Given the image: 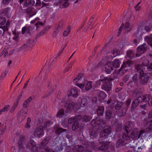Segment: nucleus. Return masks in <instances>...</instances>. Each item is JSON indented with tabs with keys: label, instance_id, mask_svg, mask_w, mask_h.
I'll list each match as a JSON object with an SVG mask.
<instances>
[{
	"label": "nucleus",
	"instance_id": "nucleus-1",
	"mask_svg": "<svg viewBox=\"0 0 152 152\" xmlns=\"http://www.w3.org/2000/svg\"><path fill=\"white\" fill-rule=\"evenodd\" d=\"M143 102H149V105L152 106V96L150 95L146 94L138 97L134 101V107L137 105L139 103Z\"/></svg>",
	"mask_w": 152,
	"mask_h": 152
},
{
	"label": "nucleus",
	"instance_id": "nucleus-2",
	"mask_svg": "<svg viewBox=\"0 0 152 152\" xmlns=\"http://www.w3.org/2000/svg\"><path fill=\"white\" fill-rule=\"evenodd\" d=\"M131 30L132 28L130 27V24L128 22L126 23L125 25L123 23L118 29L117 36H119L121 33L123 34H126Z\"/></svg>",
	"mask_w": 152,
	"mask_h": 152
},
{
	"label": "nucleus",
	"instance_id": "nucleus-3",
	"mask_svg": "<svg viewBox=\"0 0 152 152\" xmlns=\"http://www.w3.org/2000/svg\"><path fill=\"white\" fill-rule=\"evenodd\" d=\"M75 106H76L74 102H72L70 99H68L65 102L64 107L66 108V112L68 113H70L71 110H75Z\"/></svg>",
	"mask_w": 152,
	"mask_h": 152
},
{
	"label": "nucleus",
	"instance_id": "nucleus-4",
	"mask_svg": "<svg viewBox=\"0 0 152 152\" xmlns=\"http://www.w3.org/2000/svg\"><path fill=\"white\" fill-rule=\"evenodd\" d=\"M124 130V131L126 132L127 133H124L122 135L123 138L126 140H128L130 139V138H131L133 139L132 136L133 135V131H132L131 133V135H130V137L129 136L127 133L130 132L131 130V127L129 126V125H124L123 128Z\"/></svg>",
	"mask_w": 152,
	"mask_h": 152
},
{
	"label": "nucleus",
	"instance_id": "nucleus-5",
	"mask_svg": "<svg viewBox=\"0 0 152 152\" xmlns=\"http://www.w3.org/2000/svg\"><path fill=\"white\" fill-rule=\"evenodd\" d=\"M27 138L23 135H21L20 136L18 145V149L20 151H23L25 149V144Z\"/></svg>",
	"mask_w": 152,
	"mask_h": 152
},
{
	"label": "nucleus",
	"instance_id": "nucleus-6",
	"mask_svg": "<svg viewBox=\"0 0 152 152\" xmlns=\"http://www.w3.org/2000/svg\"><path fill=\"white\" fill-rule=\"evenodd\" d=\"M126 66L127 65L126 62H124L122 65L119 69L118 72L114 73V75H115V77L117 78H119L123 75L124 73L127 70V69H125Z\"/></svg>",
	"mask_w": 152,
	"mask_h": 152
},
{
	"label": "nucleus",
	"instance_id": "nucleus-7",
	"mask_svg": "<svg viewBox=\"0 0 152 152\" xmlns=\"http://www.w3.org/2000/svg\"><path fill=\"white\" fill-rule=\"evenodd\" d=\"M147 45L144 43L141 45L139 46L137 48L136 56L138 57L144 53L147 50Z\"/></svg>",
	"mask_w": 152,
	"mask_h": 152
},
{
	"label": "nucleus",
	"instance_id": "nucleus-8",
	"mask_svg": "<svg viewBox=\"0 0 152 152\" xmlns=\"http://www.w3.org/2000/svg\"><path fill=\"white\" fill-rule=\"evenodd\" d=\"M135 69L138 71L140 70V76L147 75L148 70L145 67L142 66L141 65H137L135 66Z\"/></svg>",
	"mask_w": 152,
	"mask_h": 152
},
{
	"label": "nucleus",
	"instance_id": "nucleus-9",
	"mask_svg": "<svg viewBox=\"0 0 152 152\" xmlns=\"http://www.w3.org/2000/svg\"><path fill=\"white\" fill-rule=\"evenodd\" d=\"M43 127L41 126L37 128L34 131V135L37 137H40L43 134Z\"/></svg>",
	"mask_w": 152,
	"mask_h": 152
},
{
	"label": "nucleus",
	"instance_id": "nucleus-10",
	"mask_svg": "<svg viewBox=\"0 0 152 152\" xmlns=\"http://www.w3.org/2000/svg\"><path fill=\"white\" fill-rule=\"evenodd\" d=\"M105 72L107 74H110L114 68L113 65L111 62H108L105 65Z\"/></svg>",
	"mask_w": 152,
	"mask_h": 152
},
{
	"label": "nucleus",
	"instance_id": "nucleus-11",
	"mask_svg": "<svg viewBox=\"0 0 152 152\" xmlns=\"http://www.w3.org/2000/svg\"><path fill=\"white\" fill-rule=\"evenodd\" d=\"M111 82L108 81L103 83V84L102 86V89L107 92L110 91L111 89Z\"/></svg>",
	"mask_w": 152,
	"mask_h": 152
},
{
	"label": "nucleus",
	"instance_id": "nucleus-12",
	"mask_svg": "<svg viewBox=\"0 0 152 152\" xmlns=\"http://www.w3.org/2000/svg\"><path fill=\"white\" fill-rule=\"evenodd\" d=\"M36 42V40L34 39H30L27 41L26 44H24L22 47H21L22 49L28 47L29 45H34Z\"/></svg>",
	"mask_w": 152,
	"mask_h": 152
},
{
	"label": "nucleus",
	"instance_id": "nucleus-13",
	"mask_svg": "<svg viewBox=\"0 0 152 152\" xmlns=\"http://www.w3.org/2000/svg\"><path fill=\"white\" fill-rule=\"evenodd\" d=\"M150 73H148L147 75H144L143 76H140V79H141V83L143 84H145L147 82V81L149 78V75Z\"/></svg>",
	"mask_w": 152,
	"mask_h": 152
},
{
	"label": "nucleus",
	"instance_id": "nucleus-14",
	"mask_svg": "<svg viewBox=\"0 0 152 152\" xmlns=\"http://www.w3.org/2000/svg\"><path fill=\"white\" fill-rule=\"evenodd\" d=\"M31 31L32 28L31 27H28L27 28L26 27H24L22 28V33L23 34H26V35H30Z\"/></svg>",
	"mask_w": 152,
	"mask_h": 152
},
{
	"label": "nucleus",
	"instance_id": "nucleus-15",
	"mask_svg": "<svg viewBox=\"0 0 152 152\" xmlns=\"http://www.w3.org/2000/svg\"><path fill=\"white\" fill-rule=\"evenodd\" d=\"M105 117L106 118L108 119H110L113 117V111L112 109H109L106 110Z\"/></svg>",
	"mask_w": 152,
	"mask_h": 152
},
{
	"label": "nucleus",
	"instance_id": "nucleus-16",
	"mask_svg": "<svg viewBox=\"0 0 152 152\" xmlns=\"http://www.w3.org/2000/svg\"><path fill=\"white\" fill-rule=\"evenodd\" d=\"M99 143L102 145L99 148V150L102 151L105 150L108 148V145L104 141L99 142Z\"/></svg>",
	"mask_w": 152,
	"mask_h": 152
},
{
	"label": "nucleus",
	"instance_id": "nucleus-17",
	"mask_svg": "<svg viewBox=\"0 0 152 152\" xmlns=\"http://www.w3.org/2000/svg\"><path fill=\"white\" fill-rule=\"evenodd\" d=\"M113 79L110 77H104L103 75H102L100 77V79L99 80V82H102L103 83L108 81H111Z\"/></svg>",
	"mask_w": 152,
	"mask_h": 152
},
{
	"label": "nucleus",
	"instance_id": "nucleus-18",
	"mask_svg": "<svg viewBox=\"0 0 152 152\" xmlns=\"http://www.w3.org/2000/svg\"><path fill=\"white\" fill-rule=\"evenodd\" d=\"M145 40L147 42L148 45L152 47V34L146 36L144 38Z\"/></svg>",
	"mask_w": 152,
	"mask_h": 152
},
{
	"label": "nucleus",
	"instance_id": "nucleus-19",
	"mask_svg": "<svg viewBox=\"0 0 152 152\" xmlns=\"http://www.w3.org/2000/svg\"><path fill=\"white\" fill-rule=\"evenodd\" d=\"M104 107L103 106H99L96 109L97 114L98 116H102L103 115Z\"/></svg>",
	"mask_w": 152,
	"mask_h": 152
},
{
	"label": "nucleus",
	"instance_id": "nucleus-20",
	"mask_svg": "<svg viewBox=\"0 0 152 152\" xmlns=\"http://www.w3.org/2000/svg\"><path fill=\"white\" fill-rule=\"evenodd\" d=\"M35 3L33 0H26L24 2V6L25 7H32L33 6Z\"/></svg>",
	"mask_w": 152,
	"mask_h": 152
},
{
	"label": "nucleus",
	"instance_id": "nucleus-21",
	"mask_svg": "<svg viewBox=\"0 0 152 152\" xmlns=\"http://www.w3.org/2000/svg\"><path fill=\"white\" fill-rule=\"evenodd\" d=\"M10 9L9 8L7 7L1 10V12L2 15L8 16Z\"/></svg>",
	"mask_w": 152,
	"mask_h": 152
},
{
	"label": "nucleus",
	"instance_id": "nucleus-22",
	"mask_svg": "<svg viewBox=\"0 0 152 152\" xmlns=\"http://www.w3.org/2000/svg\"><path fill=\"white\" fill-rule=\"evenodd\" d=\"M18 114L19 115V118L20 120H23L24 119L27 113L25 112L24 113L23 111H19L18 112Z\"/></svg>",
	"mask_w": 152,
	"mask_h": 152
},
{
	"label": "nucleus",
	"instance_id": "nucleus-23",
	"mask_svg": "<svg viewBox=\"0 0 152 152\" xmlns=\"http://www.w3.org/2000/svg\"><path fill=\"white\" fill-rule=\"evenodd\" d=\"M71 94L72 96L76 98L78 96V90L76 87H74L72 90L71 91Z\"/></svg>",
	"mask_w": 152,
	"mask_h": 152
},
{
	"label": "nucleus",
	"instance_id": "nucleus-24",
	"mask_svg": "<svg viewBox=\"0 0 152 152\" xmlns=\"http://www.w3.org/2000/svg\"><path fill=\"white\" fill-rule=\"evenodd\" d=\"M32 100V98L31 96H29L28 98L24 102L23 105V107H27L29 103Z\"/></svg>",
	"mask_w": 152,
	"mask_h": 152
},
{
	"label": "nucleus",
	"instance_id": "nucleus-25",
	"mask_svg": "<svg viewBox=\"0 0 152 152\" xmlns=\"http://www.w3.org/2000/svg\"><path fill=\"white\" fill-rule=\"evenodd\" d=\"M10 106L9 105H6L3 109L0 110V115H1L2 113H6L9 110Z\"/></svg>",
	"mask_w": 152,
	"mask_h": 152
},
{
	"label": "nucleus",
	"instance_id": "nucleus-26",
	"mask_svg": "<svg viewBox=\"0 0 152 152\" xmlns=\"http://www.w3.org/2000/svg\"><path fill=\"white\" fill-rule=\"evenodd\" d=\"M66 130L61 128L57 127L55 129V133L59 136L61 133L66 132Z\"/></svg>",
	"mask_w": 152,
	"mask_h": 152
},
{
	"label": "nucleus",
	"instance_id": "nucleus-27",
	"mask_svg": "<svg viewBox=\"0 0 152 152\" xmlns=\"http://www.w3.org/2000/svg\"><path fill=\"white\" fill-rule=\"evenodd\" d=\"M35 142L32 140L28 142L26 144V148L28 149H30L33 145H35Z\"/></svg>",
	"mask_w": 152,
	"mask_h": 152
},
{
	"label": "nucleus",
	"instance_id": "nucleus-28",
	"mask_svg": "<svg viewBox=\"0 0 152 152\" xmlns=\"http://www.w3.org/2000/svg\"><path fill=\"white\" fill-rule=\"evenodd\" d=\"M99 132L97 130H93L90 132V134L91 138L96 137L98 136Z\"/></svg>",
	"mask_w": 152,
	"mask_h": 152
},
{
	"label": "nucleus",
	"instance_id": "nucleus-29",
	"mask_svg": "<svg viewBox=\"0 0 152 152\" xmlns=\"http://www.w3.org/2000/svg\"><path fill=\"white\" fill-rule=\"evenodd\" d=\"M111 130L112 129L111 127L108 126L104 127L103 130L106 133V134H107L108 135H109L112 132Z\"/></svg>",
	"mask_w": 152,
	"mask_h": 152
},
{
	"label": "nucleus",
	"instance_id": "nucleus-30",
	"mask_svg": "<svg viewBox=\"0 0 152 152\" xmlns=\"http://www.w3.org/2000/svg\"><path fill=\"white\" fill-rule=\"evenodd\" d=\"M50 27H46L44 28L38 34L37 36V37H39L41 35H44L46 34L47 32V31L48 30V28H50Z\"/></svg>",
	"mask_w": 152,
	"mask_h": 152
},
{
	"label": "nucleus",
	"instance_id": "nucleus-31",
	"mask_svg": "<svg viewBox=\"0 0 152 152\" xmlns=\"http://www.w3.org/2000/svg\"><path fill=\"white\" fill-rule=\"evenodd\" d=\"M116 102V104L115 105V108L116 110H119L122 105L123 103L121 102L118 101L115 99V103Z\"/></svg>",
	"mask_w": 152,
	"mask_h": 152
},
{
	"label": "nucleus",
	"instance_id": "nucleus-32",
	"mask_svg": "<svg viewBox=\"0 0 152 152\" xmlns=\"http://www.w3.org/2000/svg\"><path fill=\"white\" fill-rule=\"evenodd\" d=\"M145 131L144 130H141L140 131H137V136L135 135L134 137L136 138V139H138L140 137H142L143 135V134L145 133Z\"/></svg>",
	"mask_w": 152,
	"mask_h": 152
},
{
	"label": "nucleus",
	"instance_id": "nucleus-33",
	"mask_svg": "<svg viewBox=\"0 0 152 152\" xmlns=\"http://www.w3.org/2000/svg\"><path fill=\"white\" fill-rule=\"evenodd\" d=\"M92 87V82L91 81H89L85 85V89L86 91H88L91 89Z\"/></svg>",
	"mask_w": 152,
	"mask_h": 152
},
{
	"label": "nucleus",
	"instance_id": "nucleus-34",
	"mask_svg": "<svg viewBox=\"0 0 152 152\" xmlns=\"http://www.w3.org/2000/svg\"><path fill=\"white\" fill-rule=\"evenodd\" d=\"M111 62L113 63L114 68L118 67L120 64L119 61L118 59H115L113 61Z\"/></svg>",
	"mask_w": 152,
	"mask_h": 152
},
{
	"label": "nucleus",
	"instance_id": "nucleus-35",
	"mask_svg": "<svg viewBox=\"0 0 152 152\" xmlns=\"http://www.w3.org/2000/svg\"><path fill=\"white\" fill-rule=\"evenodd\" d=\"M6 126L4 124H1L0 123V135L4 133L6 130Z\"/></svg>",
	"mask_w": 152,
	"mask_h": 152
},
{
	"label": "nucleus",
	"instance_id": "nucleus-36",
	"mask_svg": "<svg viewBox=\"0 0 152 152\" xmlns=\"http://www.w3.org/2000/svg\"><path fill=\"white\" fill-rule=\"evenodd\" d=\"M88 104L87 99L85 98H83L81 99L80 106L81 107H84L87 105Z\"/></svg>",
	"mask_w": 152,
	"mask_h": 152
},
{
	"label": "nucleus",
	"instance_id": "nucleus-37",
	"mask_svg": "<svg viewBox=\"0 0 152 152\" xmlns=\"http://www.w3.org/2000/svg\"><path fill=\"white\" fill-rule=\"evenodd\" d=\"M48 142V140L47 138L43 140L41 142V144L40 145V147L41 148H43L46 145Z\"/></svg>",
	"mask_w": 152,
	"mask_h": 152
},
{
	"label": "nucleus",
	"instance_id": "nucleus-38",
	"mask_svg": "<svg viewBox=\"0 0 152 152\" xmlns=\"http://www.w3.org/2000/svg\"><path fill=\"white\" fill-rule=\"evenodd\" d=\"M98 96L100 100H103L106 98V95L104 92L101 91L99 94Z\"/></svg>",
	"mask_w": 152,
	"mask_h": 152
},
{
	"label": "nucleus",
	"instance_id": "nucleus-39",
	"mask_svg": "<svg viewBox=\"0 0 152 152\" xmlns=\"http://www.w3.org/2000/svg\"><path fill=\"white\" fill-rule=\"evenodd\" d=\"M126 56L127 58L132 59L133 58V52L132 50H128L126 52Z\"/></svg>",
	"mask_w": 152,
	"mask_h": 152
},
{
	"label": "nucleus",
	"instance_id": "nucleus-40",
	"mask_svg": "<svg viewBox=\"0 0 152 152\" xmlns=\"http://www.w3.org/2000/svg\"><path fill=\"white\" fill-rule=\"evenodd\" d=\"M70 32V26H68L66 30L64 31L63 33V35L64 37H66L68 35Z\"/></svg>",
	"mask_w": 152,
	"mask_h": 152
},
{
	"label": "nucleus",
	"instance_id": "nucleus-41",
	"mask_svg": "<svg viewBox=\"0 0 152 152\" xmlns=\"http://www.w3.org/2000/svg\"><path fill=\"white\" fill-rule=\"evenodd\" d=\"M79 126V123L77 121H75L72 125V129L75 130L78 128Z\"/></svg>",
	"mask_w": 152,
	"mask_h": 152
},
{
	"label": "nucleus",
	"instance_id": "nucleus-42",
	"mask_svg": "<svg viewBox=\"0 0 152 152\" xmlns=\"http://www.w3.org/2000/svg\"><path fill=\"white\" fill-rule=\"evenodd\" d=\"M142 60L143 61L142 63V66H146L148 65L149 63V61L148 60L145 58H142Z\"/></svg>",
	"mask_w": 152,
	"mask_h": 152
},
{
	"label": "nucleus",
	"instance_id": "nucleus-43",
	"mask_svg": "<svg viewBox=\"0 0 152 152\" xmlns=\"http://www.w3.org/2000/svg\"><path fill=\"white\" fill-rule=\"evenodd\" d=\"M18 102H15L12 106L10 110L11 113L13 112L18 105Z\"/></svg>",
	"mask_w": 152,
	"mask_h": 152
},
{
	"label": "nucleus",
	"instance_id": "nucleus-44",
	"mask_svg": "<svg viewBox=\"0 0 152 152\" xmlns=\"http://www.w3.org/2000/svg\"><path fill=\"white\" fill-rule=\"evenodd\" d=\"M32 7H29L26 10V12L27 14H30V16L29 18H30L32 16L35 15V14L32 13Z\"/></svg>",
	"mask_w": 152,
	"mask_h": 152
},
{
	"label": "nucleus",
	"instance_id": "nucleus-45",
	"mask_svg": "<svg viewBox=\"0 0 152 152\" xmlns=\"http://www.w3.org/2000/svg\"><path fill=\"white\" fill-rule=\"evenodd\" d=\"M124 142V140L122 139H120L118 140L116 143V145L117 147L121 146V147L122 145H123V143Z\"/></svg>",
	"mask_w": 152,
	"mask_h": 152
},
{
	"label": "nucleus",
	"instance_id": "nucleus-46",
	"mask_svg": "<svg viewBox=\"0 0 152 152\" xmlns=\"http://www.w3.org/2000/svg\"><path fill=\"white\" fill-rule=\"evenodd\" d=\"M83 75L82 74H79L77 77L74 79L73 80V82L75 83H77V82L79 80H80L82 77Z\"/></svg>",
	"mask_w": 152,
	"mask_h": 152
},
{
	"label": "nucleus",
	"instance_id": "nucleus-47",
	"mask_svg": "<svg viewBox=\"0 0 152 152\" xmlns=\"http://www.w3.org/2000/svg\"><path fill=\"white\" fill-rule=\"evenodd\" d=\"M146 131L148 132H152V120L150 121V124L147 128Z\"/></svg>",
	"mask_w": 152,
	"mask_h": 152
},
{
	"label": "nucleus",
	"instance_id": "nucleus-48",
	"mask_svg": "<svg viewBox=\"0 0 152 152\" xmlns=\"http://www.w3.org/2000/svg\"><path fill=\"white\" fill-rule=\"evenodd\" d=\"M64 115V110L63 109H61L58 112L56 116L57 117L61 118V116Z\"/></svg>",
	"mask_w": 152,
	"mask_h": 152
},
{
	"label": "nucleus",
	"instance_id": "nucleus-49",
	"mask_svg": "<svg viewBox=\"0 0 152 152\" xmlns=\"http://www.w3.org/2000/svg\"><path fill=\"white\" fill-rule=\"evenodd\" d=\"M56 85H54L53 86H51V87L50 88L51 91L48 93L47 96L50 95L56 89Z\"/></svg>",
	"mask_w": 152,
	"mask_h": 152
},
{
	"label": "nucleus",
	"instance_id": "nucleus-50",
	"mask_svg": "<svg viewBox=\"0 0 152 152\" xmlns=\"http://www.w3.org/2000/svg\"><path fill=\"white\" fill-rule=\"evenodd\" d=\"M76 148L77 149V151L78 152H82L84 150L83 147L81 145H77Z\"/></svg>",
	"mask_w": 152,
	"mask_h": 152
},
{
	"label": "nucleus",
	"instance_id": "nucleus-51",
	"mask_svg": "<svg viewBox=\"0 0 152 152\" xmlns=\"http://www.w3.org/2000/svg\"><path fill=\"white\" fill-rule=\"evenodd\" d=\"M64 23L63 22L61 21H60L58 23V27H56V28L60 31L63 27Z\"/></svg>",
	"mask_w": 152,
	"mask_h": 152
},
{
	"label": "nucleus",
	"instance_id": "nucleus-52",
	"mask_svg": "<svg viewBox=\"0 0 152 152\" xmlns=\"http://www.w3.org/2000/svg\"><path fill=\"white\" fill-rule=\"evenodd\" d=\"M91 119V116H88L87 115H84L82 118V120L83 121L86 122H88Z\"/></svg>",
	"mask_w": 152,
	"mask_h": 152
},
{
	"label": "nucleus",
	"instance_id": "nucleus-53",
	"mask_svg": "<svg viewBox=\"0 0 152 152\" xmlns=\"http://www.w3.org/2000/svg\"><path fill=\"white\" fill-rule=\"evenodd\" d=\"M133 86V83L132 81H130L127 84V88L129 90L132 89Z\"/></svg>",
	"mask_w": 152,
	"mask_h": 152
},
{
	"label": "nucleus",
	"instance_id": "nucleus-54",
	"mask_svg": "<svg viewBox=\"0 0 152 152\" xmlns=\"http://www.w3.org/2000/svg\"><path fill=\"white\" fill-rule=\"evenodd\" d=\"M100 135L101 137L106 138L108 135L107 134H106V133L103 131H102L100 133Z\"/></svg>",
	"mask_w": 152,
	"mask_h": 152
},
{
	"label": "nucleus",
	"instance_id": "nucleus-55",
	"mask_svg": "<svg viewBox=\"0 0 152 152\" xmlns=\"http://www.w3.org/2000/svg\"><path fill=\"white\" fill-rule=\"evenodd\" d=\"M30 149L32 152H37L38 150V148L37 147L36 145L35 144V145H33V146L32 147V148Z\"/></svg>",
	"mask_w": 152,
	"mask_h": 152
},
{
	"label": "nucleus",
	"instance_id": "nucleus-56",
	"mask_svg": "<svg viewBox=\"0 0 152 152\" xmlns=\"http://www.w3.org/2000/svg\"><path fill=\"white\" fill-rule=\"evenodd\" d=\"M6 20L3 17L0 18V25L2 26L6 23Z\"/></svg>",
	"mask_w": 152,
	"mask_h": 152
},
{
	"label": "nucleus",
	"instance_id": "nucleus-57",
	"mask_svg": "<svg viewBox=\"0 0 152 152\" xmlns=\"http://www.w3.org/2000/svg\"><path fill=\"white\" fill-rule=\"evenodd\" d=\"M7 73V70L4 71L1 74L0 77V80H2L5 77Z\"/></svg>",
	"mask_w": 152,
	"mask_h": 152
},
{
	"label": "nucleus",
	"instance_id": "nucleus-58",
	"mask_svg": "<svg viewBox=\"0 0 152 152\" xmlns=\"http://www.w3.org/2000/svg\"><path fill=\"white\" fill-rule=\"evenodd\" d=\"M120 52L118 50L115 49L113 51V57H115L120 54Z\"/></svg>",
	"mask_w": 152,
	"mask_h": 152
},
{
	"label": "nucleus",
	"instance_id": "nucleus-59",
	"mask_svg": "<svg viewBox=\"0 0 152 152\" xmlns=\"http://www.w3.org/2000/svg\"><path fill=\"white\" fill-rule=\"evenodd\" d=\"M103 120L102 119H100L99 118H97V125H100L103 124Z\"/></svg>",
	"mask_w": 152,
	"mask_h": 152
},
{
	"label": "nucleus",
	"instance_id": "nucleus-60",
	"mask_svg": "<svg viewBox=\"0 0 152 152\" xmlns=\"http://www.w3.org/2000/svg\"><path fill=\"white\" fill-rule=\"evenodd\" d=\"M91 125L94 126L97 125V118L96 119H93L91 121Z\"/></svg>",
	"mask_w": 152,
	"mask_h": 152
},
{
	"label": "nucleus",
	"instance_id": "nucleus-61",
	"mask_svg": "<svg viewBox=\"0 0 152 152\" xmlns=\"http://www.w3.org/2000/svg\"><path fill=\"white\" fill-rule=\"evenodd\" d=\"M131 59H128V60L126 61V64L127 65V66L130 67L133 64V61L132 60H130Z\"/></svg>",
	"mask_w": 152,
	"mask_h": 152
},
{
	"label": "nucleus",
	"instance_id": "nucleus-62",
	"mask_svg": "<svg viewBox=\"0 0 152 152\" xmlns=\"http://www.w3.org/2000/svg\"><path fill=\"white\" fill-rule=\"evenodd\" d=\"M53 122L50 121H46L44 124V127L47 128L50 126V125L52 124Z\"/></svg>",
	"mask_w": 152,
	"mask_h": 152
},
{
	"label": "nucleus",
	"instance_id": "nucleus-63",
	"mask_svg": "<svg viewBox=\"0 0 152 152\" xmlns=\"http://www.w3.org/2000/svg\"><path fill=\"white\" fill-rule=\"evenodd\" d=\"M74 118L75 121H77L81 120L82 119V117L81 115H76Z\"/></svg>",
	"mask_w": 152,
	"mask_h": 152
},
{
	"label": "nucleus",
	"instance_id": "nucleus-64",
	"mask_svg": "<svg viewBox=\"0 0 152 152\" xmlns=\"http://www.w3.org/2000/svg\"><path fill=\"white\" fill-rule=\"evenodd\" d=\"M147 66L146 68L148 71L152 70V63H151L149 65Z\"/></svg>",
	"mask_w": 152,
	"mask_h": 152
}]
</instances>
